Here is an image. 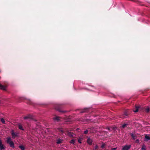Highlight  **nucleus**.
<instances>
[{"label":"nucleus","mask_w":150,"mask_h":150,"mask_svg":"<svg viewBox=\"0 0 150 150\" xmlns=\"http://www.w3.org/2000/svg\"><path fill=\"white\" fill-rule=\"evenodd\" d=\"M149 110H150V109H149V108H147L146 109V111L147 112H149Z\"/></svg>","instance_id":"5701e85b"},{"label":"nucleus","mask_w":150,"mask_h":150,"mask_svg":"<svg viewBox=\"0 0 150 150\" xmlns=\"http://www.w3.org/2000/svg\"><path fill=\"white\" fill-rule=\"evenodd\" d=\"M139 108V107L136 106V109L135 110H133L134 112H137L138 111Z\"/></svg>","instance_id":"a211bd4d"},{"label":"nucleus","mask_w":150,"mask_h":150,"mask_svg":"<svg viewBox=\"0 0 150 150\" xmlns=\"http://www.w3.org/2000/svg\"><path fill=\"white\" fill-rule=\"evenodd\" d=\"M24 119L25 120L28 119H32L31 116L30 115H29L27 116H25V117H24Z\"/></svg>","instance_id":"9b49d317"},{"label":"nucleus","mask_w":150,"mask_h":150,"mask_svg":"<svg viewBox=\"0 0 150 150\" xmlns=\"http://www.w3.org/2000/svg\"><path fill=\"white\" fill-rule=\"evenodd\" d=\"M107 129L109 130H110V129L109 128V127H108Z\"/></svg>","instance_id":"2f4dec72"},{"label":"nucleus","mask_w":150,"mask_h":150,"mask_svg":"<svg viewBox=\"0 0 150 150\" xmlns=\"http://www.w3.org/2000/svg\"><path fill=\"white\" fill-rule=\"evenodd\" d=\"M60 117L58 116H56L53 118V119L54 121L57 120V122H58L60 120Z\"/></svg>","instance_id":"1a4fd4ad"},{"label":"nucleus","mask_w":150,"mask_h":150,"mask_svg":"<svg viewBox=\"0 0 150 150\" xmlns=\"http://www.w3.org/2000/svg\"><path fill=\"white\" fill-rule=\"evenodd\" d=\"M131 145H126L124 146H122V150H129L131 147Z\"/></svg>","instance_id":"20e7f679"},{"label":"nucleus","mask_w":150,"mask_h":150,"mask_svg":"<svg viewBox=\"0 0 150 150\" xmlns=\"http://www.w3.org/2000/svg\"><path fill=\"white\" fill-rule=\"evenodd\" d=\"M1 122L4 124H5V122L4 119L3 118H2L1 119Z\"/></svg>","instance_id":"aec40b11"},{"label":"nucleus","mask_w":150,"mask_h":150,"mask_svg":"<svg viewBox=\"0 0 150 150\" xmlns=\"http://www.w3.org/2000/svg\"><path fill=\"white\" fill-rule=\"evenodd\" d=\"M88 132V130H86V131L84 132V133L85 134H87Z\"/></svg>","instance_id":"4be33fe9"},{"label":"nucleus","mask_w":150,"mask_h":150,"mask_svg":"<svg viewBox=\"0 0 150 150\" xmlns=\"http://www.w3.org/2000/svg\"><path fill=\"white\" fill-rule=\"evenodd\" d=\"M141 149H142V150H146V149L143 146L142 148Z\"/></svg>","instance_id":"c85d7f7f"},{"label":"nucleus","mask_w":150,"mask_h":150,"mask_svg":"<svg viewBox=\"0 0 150 150\" xmlns=\"http://www.w3.org/2000/svg\"><path fill=\"white\" fill-rule=\"evenodd\" d=\"M18 128L20 130H24V129L23 128L21 124H18Z\"/></svg>","instance_id":"f8f14e48"},{"label":"nucleus","mask_w":150,"mask_h":150,"mask_svg":"<svg viewBox=\"0 0 150 150\" xmlns=\"http://www.w3.org/2000/svg\"><path fill=\"white\" fill-rule=\"evenodd\" d=\"M88 129H91V128H88Z\"/></svg>","instance_id":"473e14b6"},{"label":"nucleus","mask_w":150,"mask_h":150,"mask_svg":"<svg viewBox=\"0 0 150 150\" xmlns=\"http://www.w3.org/2000/svg\"><path fill=\"white\" fill-rule=\"evenodd\" d=\"M68 135L69 137H73V133L72 132H69L68 133Z\"/></svg>","instance_id":"f3484780"},{"label":"nucleus","mask_w":150,"mask_h":150,"mask_svg":"<svg viewBox=\"0 0 150 150\" xmlns=\"http://www.w3.org/2000/svg\"><path fill=\"white\" fill-rule=\"evenodd\" d=\"M139 142V139H137L136 140V142L137 143H138Z\"/></svg>","instance_id":"7c9ffc66"},{"label":"nucleus","mask_w":150,"mask_h":150,"mask_svg":"<svg viewBox=\"0 0 150 150\" xmlns=\"http://www.w3.org/2000/svg\"><path fill=\"white\" fill-rule=\"evenodd\" d=\"M75 141L74 139H72L70 141V143L71 144H74L75 143Z\"/></svg>","instance_id":"412c9836"},{"label":"nucleus","mask_w":150,"mask_h":150,"mask_svg":"<svg viewBox=\"0 0 150 150\" xmlns=\"http://www.w3.org/2000/svg\"><path fill=\"white\" fill-rule=\"evenodd\" d=\"M89 109V108H85L82 110L81 113H82L88 112Z\"/></svg>","instance_id":"0eeeda50"},{"label":"nucleus","mask_w":150,"mask_h":150,"mask_svg":"<svg viewBox=\"0 0 150 150\" xmlns=\"http://www.w3.org/2000/svg\"><path fill=\"white\" fill-rule=\"evenodd\" d=\"M0 88L4 90H6V86L0 84Z\"/></svg>","instance_id":"6e6552de"},{"label":"nucleus","mask_w":150,"mask_h":150,"mask_svg":"<svg viewBox=\"0 0 150 150\" xmlns=\"http://www.w3.org/2000/svg\"><path fill=\"white\" fill-rule=\"evenodd\" d=\"M145 138L147 139V140H150V136L147 135H145Z\"/></svg>","instance_id":"2eb2a0df"},{"label":"nucleus","mask_w":150,"mask_h":150,"mask_svg":"<svg viewBox=\"0 0 150 150\" xmlns=\"http://www.w3.org/2000/svg\"><path fill=\"white\" fill-rule=\"evenodd\" d=\"M6 142L7 144H9L10 146L13 149L15 148L14 143L13 142L11 141V139L10 137H7V138Z\"/></svg>","instance_id":"f257e3e1"},{"label":"nucleus","mask_w":150,"mask_h":150,"mask_svg":"<svg viewBox=\"0 0 150 150\" xmlns=\"http://www.w3.org/2000/svg\"><path fill=\"white\" fill-rule=\"evenodd\" d=\"M28 103L30 104H32V102L30 99H28Z\"/></svg>","instance_id":"6ab92c4d"},{"label":"nucleus","mask_w":150,"mask_h":150,"mask_svg":"<svg viewBox=\"0 0 150 150\" xmlns=\"http://www.w3.org/2000/svg\"><path fill=\"white\" fill-rule=\"evenodd\" d=\"M127 124H123L122 125V127L123 128H125V127L126 126Z\"/></svg>","instance_id":"393cba45"},{"label":"nucleus","mask_w":150,"mask_h":150,"mask_svg":"<svg viewBox=\"0 0 150 150\" xmlns=\"http://www.w3.org/2000/svg\"><path fill=\"white\" fill-rule=\"evenodd\" d=\"M105 146V144H103L101 146V148H103Z\"/></svg>","instance_id":"a878e982"},{"label":"nucleus","mask_w":150,"mask_h":150,"mask_svg":"<svg viewBox=\"0 0 150 150\" xmlns=\"http://www.w3.org/2000/svg\"><path fill=\"white\" fill-rule=\"evenodd\" d=\"M78 142L79 143H81V139H79L78 140Z\"/></svg>","instance_id":"bb28decb"},{"label":"nucleus","mask_w":150,"mask_h":150,"mask_svg":"<svg viewBox=\"0 0 150 150\" xmlns=\"http://www.w3.org/2000/svg\"><path fill=\"white\" fill-rule=\"evenodd\" d=\"M35 121H36V120H35Z\"/></svg>","instance_id":"72a5a7b5"},{"label":"nucleus","mask_w":150,"mask_h":150,"mask_svg":"<svg viewBox=\"0 0 150 150\" xmlns=\"http://www.w3.org/2000/svg\"><path fill=\"white\" fill-rule=\"evenodd\" d=\"M117 149V147L114 148L112 149H111V150H116Z\"/></svg>","instance_id":"cd10ccee"},{"label":"nucleus","mask_w":150,"mask_h":150,"mask_svg":"<svg viewBox=\"0 0 150 150\" xmlns=\"http://www.w3.org/2000/svg\"><path fill=\"white\" fill-rule=\"evenodd\" d=\"M103 132H104L105 133V134H106L107 133V132L105 131H103Z\"/></svg>","instance_id":"c756f323"},{"label":"nucleus","mask_w":150,"mask_h":150,"mask_svg":"<svg viewBox=\"0 0 150 150\" xmlns=\"http://www.w3.org/2000/svg\"><path fill=\"white\" fill-rule=\"evenodd\" d=\"M130 134L132 137V138L134 140L137 137V136L136 135H134L132 133H130Z\"/></svg>","instance_id":"9d476101"},{"label":"nucleus","mask_w":150,"mask_h":150,"mask_svg":"<svg viewBox=\"0 0 150 150\" xmlns=\"http://www.w3.org/2000/svg\"><path fill=\"white\" fill-rule=\"evenodd\" d=\"M98 145H96L94 147V149L95 150H96L97 149H98Z\"/></svg>","instance_id":"b1692460"},{"label":"nucleus","mask_w":150,"mask_h":150,"mask_svg":"<svg viewBox=\"0 0 150 150\" xmlns=\"http://www.w3.org/2000/svg\"><path fill=\"white\" fill-rule=\"evenodd\" d=\"M62 140L60 139H58L57 140V142H56V143L57 144H60L62 142Z\"/></svg>","instance_id":"ddd939ff"},{"label":"nucleus","mask_w":150,"mask_h":150,"mask_svg":"<svg viewBox=\"0 0 150 150\" xmlns=\"http://www.w3.org/2000/svg\"><path fill=\"white\" fill-rule=\"evenodd\" d=\"M58 130L59 132H61L62 133V134H63L64 132V130H63V129L62 128H59Z\"/></svg>","instance_id":"4468645a"},{"label":"nucleus","mask_w":150,"mask_h":150,"mask_svg":"<svg viewBox=\"0 0 150 150\" xmlns=\"http://www.w3.org/2000/svg\"><path fill=\"white\" fill-rule=\"evenodd\" d=\"M19 148H20L21 150H24L25 149L23 145H21L19 146Z\"/></svg>","instance_id":"dca6fc26"},{"label":"nucleus","mask_w":150,"mask_h":150,"mask_svg":"<svg viewBox=\"0 0 150 150\" xmlns=\"http://www.w3.org/2000/svg\"><path fill=\"white\" fill-rule=\"evenodd\" d=\"M129 113L127 111H126L124 112L123 115L120 117L121 118H122V119H124L125 117H126L128 116Z\"/></svg>","instance_id":"39448f33"},{"label":"nucleus","mask_w":150,"mask_h":150,"mask_svg":"<svg viewBox=\"0 0 150 150\" xmlns=\"http://www.w3.org/2000/svg\"><path fill=\"white\" fill-rule=\"evenodd\" d=\"M11 135L12 136V138L13 139H14L18 137L17 133H15L13 130H12L11 131Z\"/></svg>","instance_id":"7ed1b4c3"},{"label":"nucleus","mask_w":150,"mask_h":150,"mask_svg":"<svg viewBox=\"0 0 150 150\" xmlns=\"http://www.w3.org/2000/svg\"><path fill=\"white\" fill-rule=\"evenodd\" d=\"M62 105L61 104H58L55 107V109L56 110L59 111L60 112H66L65 111H62L60 110V108H62Z\"/></svg>","instance_id":"f03ea898"},{"label":"nucleus","mask_w":150,"mask_h":150,"mask_svg":"<svg viewBox=\"0 0 150 150\" xmlns=\"http://www.w3.org/2000/svg\"><path fill=\"white\" fill-rule=\"evenodd\" d=\"M92 139L90 138H88L87 140V143L90 145H92Z\"/></svg>","instance_id":"423d86ee"}]
</instances>
